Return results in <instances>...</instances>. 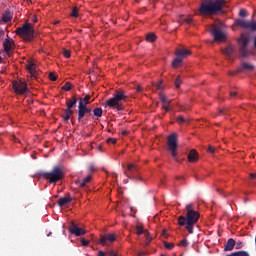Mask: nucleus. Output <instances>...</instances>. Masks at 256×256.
I'll list each match as a JSON object with an SVG mask.
<instances>
[{
	"label": "nucleus",
	"instance_id": "nucleus-1",
	"mask_svg": "<svg viewBox=\"0 0 256 256\" xmlns=\"http://www.w3.org/2000/svg\"><path fill=\"white\" fill-rule=\"evenodd\" d=\"M184 210L187 211V214L179 216L177 218V224L184 227V229H187L188 233L193 234L194 225L197 224V221L199 220V213L194 211L192 204H187V206L184 207Z\"/></svg>",
	"mask_w": 256,
	"mask_h": 256
},
{
	"label": "nucleus",
	"instance_id": "nucleus-2",
	"mask_svg": "<svg viewBox=\"0 0 256 256\" xmlns=\"http://www.w3.org/2000/svg\"><path fill=\"white\" fill-rule=\"evenodd\" d=\"M225 0H202L198 12L201 16H215L218 13H223Z\"/></svg>",
	"mask_w": 256,
	"mask_h": 256
},
{
	"label": "nucleus",
	"instance_id": "nucleus-3",
	"mask_svg": "<svg viewBox=\"0 0 256 256\" xmlns=\"http://www.w3.org/2000/svg\"><path fill=\"white\" fill-rule=\"evenodd\" d=\"M38 176L48 181V184H56L61 181V179H64V169H62L61 166H54V168H51V171L38 172Z\"/></svg>",
	"mask_w": 256,
	"mask_h": 256
},
{
	"label": "nucleus",
	"instance_id": "nucleus-4",
	"mask_svg": "<svg viewBox=\"0 0 256 256\" xmlns=\"http://www.w3.org/2000/svg\"><path fill=\"white\" fill-rule=\"evenodd\" d=\"M126 98H128V96L125 95V91L117 90L115 94H113V97L105 101L104 107L113 108L115 111H123V104L121 103L124 102Z\"/></svg>",
	"mask_w": 256,
	"mask_h": 256
},
{
	"label": "nucleus",
	"instance_id": "nucleus-5",
	"mask_svg": "<svg viewBox=\"0 0 256 256\" xmlns=\"http://www.w3.org/2000/svg\"><path fill=\"white\" fill-rule=\"evenodd\" d=\"M15 35L23 38V41L30 42L33 40V25L26 23L22 27L15 29Z\"/></svg>",
	"mask_w": 256,
	"mask_h": 256
},
{
	"label": "nucleus",
	"instance_id": "nucleus-6",
	"mask_svg": "<svg viewBox=\"0 0 256 256\" xmlns=\"http://www.w3.org/2000/svg\"><path fill=\"white\" fill-rule=\"evenodd\" d=\"M234 26L241 28L246 31L256 32V21L236 19L233 23Z\"/></svg>",
	"mask_w": 256,
	"mask_h": 256
},
{
	"label": "nucleus",
	"instance_id": "nucleus-7",
	"mask_svg": "<svg viewBox=\"0 0 256 256\" xmlns=\"http://www.w3.org/2000/svg\"><path fill=\"white\" fill-rule=\"evenodd\" d=\"M248 36L246 34H241V37H238V52L241 53V57L246 58L248 56Z\"/></svg>",
	"mask_w": 256,
	"mask_h": 256
},
{
	"label": "nucleus",
	"instance_id": "nucleus-8",
	"mask_svg": "<svg viewBox=\"0 0 256 256\" xmlns=\"http://www.w3.org/2000/svg\"><path fill=\"white\" fill-rule=\"evenodd\" d=\"M13 91L18 95H25L28 93V84H25L23 80L13 81Z\"/></svg>",
	"mask_w": 256,
	"mask_h": 256
},
{
	"label": "nucleus",
	"instance_id": "nucleus-9",
	"mask_svg": "<svg viewBox=\"0 0 256 256\" xmlns=\"http://www.w3.org/2000/svg\"><path fill=\"white\" fill-rule=\"evenodd\" d=\"M191 54L192 52L187 49L177 50V57L174 58V61L172 62V67H179L181 65V60Z\"/></svg>",
	"mask_w": 256,
	"mask_h": 256
},
{
	"label": "nucleus",
	"instance_id": "nucleus-10",
	"mask_svg": "<svg viewBox=\"0 0 256 256\" xmlns=\"http://www.w3.org/2000/svg\"><path fill=\"white\" fill-rule=\"evenodd\" d=\"M210 35L215 42L220 43L225 41V33H223L217 26H212V28H210Z\"/></svg>",
	"mask_w": 256,
	"mask_h": 256
},
{
	"label": "nucleus",
	"instance_id": "nucleus-11",
	"mask_svg": "<svg viewBox=\"0 0 256 256\" xmlns=\"http://www.w3.org/2000/svg\"><path fill=\"white\" fill-rule=\"evenodd\" d=\"M166 146H168L169 152H172V157L176 158V133L166 137Z\"/></svg>",
	"mask_w": 256,
	"mask_h": 256
},
{
	"label": "nucleus",
	"instance_id": "nucleus-12",
	"mask_svg": "<svg viewBox=\"0 0 256 256\" xmlns=\"http://www.w3.org/2000/svg\"><path fill=\"white\" fill-rule=\"evenodd\" d=\"M93 112V109H90L87 107V105H79L77 107V121L82 122L84 117L91 114Z\"/></svg>",
	"mask_w": 256,
	"mask_h": 256
},
{
	"label": "nucleus",
	"instance_id": "nucleus-13",
	"mask_svg": "<svg viewBox=\"0 0 256 256\" xmlns=\"http://www.w3.org/2000/svg\"><path fill=\"white\" fill-rule=\"evenodd\" d=\"M69 234H72L75 237H80L83 236L84 234H87V231H85L84 228H80L74 222H72V224L69 225Z\"/></svg>",
	"mask_w": 256,
	"mask_h": 256
},
{
	"label": "nucleus",
	"instance_id": "nucleus-14",
	"mask_svg": "<svg viewBox=\"0 0 256 256\" xmlns=\"http://www.w3.org/2000/svg\"><path fill=\"white\" fill-rule=\"evenodd\" d=\"M115 242V234L109 233L102 235L100 237V241L97 242V244H100L102 246H107V244H112Z\"/></svg>",
	"mask_w": 256,
	"mask_h": 256
},
{
	"label": "nucleus",
	"instance_id": "nucleus-15",
	"mask_svg": "<svg viewBox=\"0 0 256 256\" xmlns=\"http://www.w3.org/2000/svg\"><path fill=\"white\" fill-rule=\"evenodd\" d=\"M137 171H138V168L135 167V164H128L127 172H125V176H127L128 179H133V176H130V175H135Z\"/></svg>",
	"mask_w": 256,
	"mask_h": 256
},
{
	"label": "nucleus",
	"instance_id": "nucleus-16",
	"mask_svg": "<svg viewBox=\"0 0 256 256\" xmlns=\"http://www.w3.org/2000/svg\"><path fill=\"white\" fill-rule=\"evenodd\" d=\"M235 249V240L233 238L228 239L227 242H225V247L223 248L224 252H230Z\"/></svg>",
	"mask_w": 256,
	"mask_h": 256
},
{
	"label": "nucleus",
	"instance_id": "nucleus-17",
	"mask_svg": "<svg viewBox=\"0 0 256 256\" xmlns=\"http://www.w3.org/2000/svg\"><path fill=\"white\" fill-rule=\"evenodd\" d=\"M77 103L79 104V102L76 101V97L72 96V98L66 100V109L64 110L71 111V109L74 108V106H76Z\"/></svg>",
	"mask_w": 256,
	"mask_h": 256
},
{
	"label": "nucleus",
	"instance_id": "nucleus-18",
	"mask_svg": "<svg viewBox=\"0 0 256 256\" xmlns=\"http://www.w3.org/2000/svg\"><path fill=\"white\" fill-rule=\"evenodd\" d=\"M2 48H4L5 54H10L12 50V40L5 39V42H2Z\"/></svg>",
	"mask_w": 256,
	"mask_h": 256
},
{
	"label": "nucleus",
	"instance_id": "nucleus-19",
	"mask_svg": "<svg viewBox=\"0 0 256 256\" xmlns=\"http://www.w3.org/2000/svg\"><path fill=\"white\" fill-rule=\"evenodd\" d=\"M91 180H92V176H87V177H84L83 180L74 181V184H77L79 188H84L85 186H87V183H89V181Z\"/></svg>",
	"mask_w": 256,
	"mask_h": 256
},
{
	"label": "nucleus",
	"instance_id": "nucleus-20",
	"mask_svg": "<svg viewBox=\"0 0 256 256\" xmlns=\"http://www.w3.org/2000/svg\"><path fill=\"white\" fill-rule=\"evenodd\" d=\"M238 73L243 71H253V65L251 63L243 62L241 63V67H238Z\"/></svg>",
	"mask_w": 256,
	"mask_h": 256
},
{
	"label": "nucleus",
	"instance_id": "nucleus-21",
	"mask_svg": "<svg viewBox=\"0 0 256 256\" xmlns=\"http://www.w3.org/2000/svg\"><path fill=\"white\" fill-rule=\"evenodd\" d=\"M12 20V13L10 10H5L4 13H2V23H9Z\"/></svg>",
	"mask_w": 256,
	"mask_h": 256
},
{
	"label": "nucleus",
	"instance_id": "nucleus-22",
	"mask_svg": "<svg viewBox=\"0 0 256 256\" xmlns=\"http://www.w3.org/2000/svg\"><path fill=\"white\" fill-rule=\"evenodd\" d=\"M91 99V96L86 95L83 98H77V102H79V106H87L89 103H91L89 100Z\"/></svg>",
	"mask_w": 256,
	"mask_h": 256
},
{
	"label": "nucleus",
	"instance_id": "nucleus-23",
	"mask_svg": "<svg viewBox=\"0 0 256 256\" xmlns=\"http://www.w3.org/2000/svg\"><path fill=\"white\" fill-rule=\"evenodd\" d=\"M70 202H71V197L69 195H66V197L59 198L58 204H59V207H65Z\"/></svg>",
	"mask_w": 256,
	"mask_h": 256
},
{
	"label": "nucleus",
	"instance_id": "nucleus-24",
	"mask_svg": "<svg viewBox=\"0 0 256 256\" xmlns=\"http://www.w3.org/2000/svg\"><path fill=\"white\" fill-rule=\"evenodd\" d=\"M187 159L190 161V163L197 162V151L190 150V154L187 155Z\"/></svg>",
	"mask_w": 256,
	"mask_h": 256
},
{
	"label": "nucleus",
	"instance_id": "nucleus-25",
	"mask_svg": "<svg viewBox=\"0 0 256 256\" xmlns=\"http://www.w3.org/2000/svg\"><path fill=\"white\" fill-rule=\"evenodd\" d=\"M234 52L235 49L233 48V46L225 47V49L223 50V54H225V56H228V58L232 57Z\"/></svg>",
	"mask_w": 256,
	"mask_h": 256
},
{
	"label": "nucleus",
	"instance_id": "nucleus-26",
	"mask_svg": "<svg viewBox=\"0 0 256 256\" xmlns=\"http://www.w3.org/2000/svg\"><path fill=\"white\" fill-rule=\"evenodd\" d=\"M74 114V110H64V116H63V119H64V122L66 121H69V119L71 118V115Z\"/></svg>",
	"mask_w": 256,
	"mask_h": 256
},
{
	"label": "nucleus",
	"instance_id": "nucleus-27",
	"mask_svg": "<svg viewBox=\"0 0 256 256\" xmlns=\"http://www.w3.org/2000/svg\"><path fill=\"white\" fill-rule=\"evenodd\" d=\"M87 115H93L97 118H102V108H95L93 109V112H91L90 114Z\"/></svg>",
	"mask_w": 256,
	"mask_h": 256
},
{
	"label": "nucleus",
	"instance_id": "nucleus-28",
	"mask_svg": "<svg viewBox=\"0 0 256 256\" xmlns=\"http://www.w3.org/2000/svg\"><path fill=\"white\" fill-rule=\"evenodd\" d=\"M156 41V35L153 33L146 34V42L153 43Z\"/></svg>",
	"mask_w": 256,
	"mask_h": 256
},
{
	"label": "nucleus",
	"instance_id": "nucleus-29",
	"mask_svg": "<svg viewBox=\"0 0 256 256\" xmlns=\"http://www.w3.org/2000/svg\"><path fill=\"white\" fill-rule=\"evenodd\" d=\"M225 256H249V255H248V252H246V251H238V252L230 253Z\"/></svg>",
	"mask_w": 256,
	"mask_h": 256
},
{
	"label": "nucleus",
	"instance_id": "nucleus-30",
	"mask_svg": "<svg viewBox=\"0 0 256 256\" xmlns=\"http://www.w3.org/2000/svg\"><path fill=\"white\" fill-rule=\"evenodd\" d=\"M159 100L161 101V103H163L164 105H169L171 103V100H167L166 96H164V94H160L159 95Z\"/></svg>",
	"mask_w": 256,
	"mask_h": 256
},
{
	"label": "nucleus",
	"instance_id": "nucleus-31",
	"mask_svg": "<svg viewBox=\"0 0 256 256\" xmlns=\"http://www.w3.org/2000/svg\"><path fill=\"white\" fill-rule=\"evenodd\" d=\"M61 90L69 92L71 90V83L69 82L64 83V86H61Z\"/></svg>",
	"mask_w": 256,
	"mask_h": 256
},
{
	"label": "nucleus",
	"instance_id": "nucleus-32",
	"mask_svg": "<svg viewBox=\"0 0 256 256\" xmlns=\"http://www.w3.org/2000/svg\"><path fill=\"white\" fill-rule=\"evenodd\" d=\"M70 16L74 17V18H77L79 17V8H72V14H70Z\"/></svg>",
	"mask_w": 256,
	"mask_h": 256
},
{
	"label": "nucleus",
	"instance_id": "nucleus-33",
	"mask_svg": "<svg viewBox=\"0 0 256 256\" xmlns=\"http://www.w3.org/2000/svg\"><path fill=\"white\" fill-rule=\"evenodd\" d=\"M181 86V77L177 76V79H174V87L179 88Z\"/></svg>",
	"mask_w": 256,
	"mask_h": 256
},
{
	"label": "nucleus",
	"instance_id": "nucleus-34",
	"mask_svg": "<svg viewBox=\"0 0 256 256\" xmlns=\"http://www.w3.org/2000/svg\"><path fill=\"white\" fill-rule=\"evenodd\" d=\"M61 55H64V58H69L71 56V52L67 49L61 50Z\"/></svg>",
	"mask_w": 256,
	"mask_h": 256
},
{
	"label": "nucleus",
	"instance_id": "nucleus-35",
	"mask_svg": "<svg viewBox=\"0 0 256 256\" xmlns=\"http://www.w3.org/2000/svg\"><path fill=\"white\" fill-rule=\"evenodd\" d=\"M189 243L187 242V239H182V241H179L178 246L179 247H187Z\"/></svg>",
	"mask_w": 256,
	"mask_h": 256
},
{
	"label": "nucleus",
	"instance_id": "nucleus-36",
	"mask_svg": "<svg viewBox=\"0 0 256 256\" xmlns=\"http://www.w3.org/2000/svg\"><path fill=\"white\" fill-rule=\"evenodd\" d=\"M164 248H166V250L174 249V244L164 242Z\"/></svg>",
	"mask_w": 256,
	"mask_h": 256
},
{
	"label": "nucleus",
	"instance_id": "nucleus-37",
	"mask_svg": "<svg viewBox=\"0 0 256 256\" xmlns=\"http://www.w3.org/2000/svg\"><path fill=\"white\" fill-rule=\"evenodd\" d=\"M154 88H156V90L164 89V86H162V81H159V83H154Z\"/></svg>",
	"mask_w": 256,
	"mask_h": 256
},
{
	"label": "nucleus",
	"instance_id": "nucleus-38",
	"mask_svg": "<svg viewBox=\"0 0 256 256\" xmlns=\"http://www.w3.org/2000/svg\"><path fill=\"white\" fill-rule=\"evenodd\" d=\"M143 234V227L136 226V235L141 236Z\"/></svg>",
	"mask_w": 256,
	"mask_h": 256
},
{
	"label": "nucleus",
	"instance_id": "nucleus-39",
	"mask_svg": "<svg viewBox=\"0 0 256 256\" xmlns=\"http://www.w3.org/2000/svg\"><path fill=\"white\" fill-rule=\"evenodd\" d=\"M182 23L192 24V17L182 18Z\"/></svg>",
	"mask_w": 256,
	"mask_h": 256
},
{
	"label": "nucleus",
	"instance_id": "nucleus-40",
	"mask_svg": "<svg viewBox=\"0 0 256 256\" xmlns=\"http://www.w3.org/2000/svg\"><path fill=\"white\" fill-rule=\"evenodd\" d=\"M238 16L239 17H246L247 16L246 10H244V9L239 10L238 11Z\"/></svg>",
	"mask_w": 256,
	"mask_h": 256
},
{
	"label": "nucleus",
	"instance_id": "nucleus-41",
	"mask_svg": "<svg viewBox=\"0 0 256 256\" xmlns=\"http://www.w3.org/2000/svg\"><path fill=\"white\" fill-rule=\"evenodd\" d=\"M28 71H35V66L33 65V62H29L27 66Z\"/></svg>",
	"mask_w": 256,
	"mask_h": 256
},
{
	"label": "nucleus",
	"instance_id": "nucleus-42",
	"mask_svg": "<svg viewBox=\"0 0 256 256\" xmlns=\"http://www.w3.org/2000/svg\"><path fill=\"white\" fill-rule=\"evenodd\" d=\"M48 80H50V81H56V75L53 74V72L48 73Z\"/></svg>",
	"mask_w": 256,
	"mask_h": 256
},
{
	"label": "nucleus",
	"instance_id": "nucleus-43",
	"mask_svg": "<svg viewBox=\"0 0 256 256\" xmlns=\"http://www.w3.org/2000/svg\"><path fill=\"white\" fill-rule=\"evenodd\" d=\"M230 98L238 97L240 98V94L238 92L232 91L229 93Z\"/></svg>",
	"mask_w": 256,
	"mask_h": 256
},
{
	"label": "nucleus",
	"instance_id": "nucleus-44",
	"mask_svg": "<svg viewBox=\"0 0 256 256\" xmlns=\"http://www.w3.org/2000/svg\"><path fill=\"white\" fill-rule=\"evenodd\" d=\"M234 245H236V250L243 248V242L236 241V244H234Z\"/></svg>",
	"mask_w": 256,
	"mask_h": 256
},
{
	"label": "nucleus",
	"instance_id": "nucleus-45",
	"mask_svg": "<svg viewBox=\"0 0 256 256\" xmlns=\"http://www.w3.org/2000/svg\"><path fill=\"white\" fill-rule=\"evenodd\" d=\"M207 152H209L210 154H215V147H212V146L207 147Z\"/></svg>",
	"mask_w": 256,
	"mask_h": 256
},
{
	"label": "nucleus",
	"instance_id": "nucleus-46",
	"mask_svg": "<svg viewBox=\"0 0 256 256\" xmlns=\"http://www.w3.org/2000/svg\"><path fill=\"white\" fill-rule=\"evenodd\" d=\"M81 243L83 247H87L89 245V241L85 240L84 238L81 239Z\"/></svg>",
	"mask_w": 256,
	"mask_h": 256
},
{
	"label": "nucleus",
	"instance_id": "nucleus-47",
	"mask_svg": "<svg viewBox=\"0 0 256 256\" xmlns=\"http://www.w3.org/2000/svg\"><path fill=\"white\" fill-rule=\"evenodd\" d=\"M184 122H185L184 118H181V116L177 117V123L178 124H184Z\"/></svg>",
	"mask_w": 256,
	"mask_h": 256
},
{
	"label": "nucleus",
	"instance_id": "nucleus-48",
	"mask_svg": "<svg viewBox=\"0 0 256 256\" xmlns=\"http://www.w3.org/2000/svg\"><path fill=\"white\" fill-rule=\"evenodd\" d=\"M106 256H117V253H115V251L110 250V252H106Z\"/></svg>",
	"mask_w": 256,
	"mask_h": 256
},
{
	"label": "nucleus",
	"instance_id": "nucleus-49",
	"mask_svg": "<svg viewBox=\"0 0 256 256\" xmlns=\"http://www.w3.org/2000/svg\"><path fill=\"white\" fill-rule=\"evenodd\" d=\"M146 255V252L145 251H138L136 253V256H145Z\"/></svg>",
	"mask_w": 256,
	"mask_h": 256
},
{
	"label": "nucleus",
	"instance_id": "nucleus-50",
	"mask_svg": "<svg viewBox=\"0 0 256 256\" xmlns=\"http://www.w3.org/2000/svg\"><path fill=\"white\" fill-rule=\"evenodd\" d=\"M116 140L115 138H108V144H115Z\"/></svg>",
	"mask_w": 256,
	"mask_h": 256
},
{
	"label": "nucleus",
	"instance_id": "nucleus-51",
	"mask_svg": "<svg viewBox=\"0 0 256 256\" xmlns=\"http://www.w3.org/2000/svg\"><path fill=\"white\" fill-rule=\"evenodd\" d=\"M163 109L165 112H169L170 111L169 104H164Z\"/></svg>",
	"mask_w": 256,
	"mask_h": 256
},
{
	"label": "nucleus",
	"instance_id": "nucleus-52",
	"mask_svg": "<svg viewBox=\"0 0 256 256\" xmlns=\"http://www.w3.org/2000/svg\"><path fill=\"white\" fill-rule=\"evenodd\" d=\"M97 256H106V252H103V251L97 252Z\"/></svg>",
	"mask_w": 256,
	"mask_h": 256
},
{
	"label": "nucleus",
	"instance_id": "nucleus-53",
	"mask_svg": "<svg viewBox=\"0 0 256 256\" xmlns=\"http://www.w3.org/2000/svg\"><path fill=\"white\" fill-rule=\"evenodd\" d=\"M142 91H143V87L141 86L136 87V92L140 93Z\"/></svg>",
	"mask_w": 256,
	"mask_h": 256
},
{
	"label": "nucleus",
	"instance_id": "nucleus-54",
	"mask_svg": "<svg viewBox=\"0 0 256 256\" xmlns=\"http://www.w3.org/2000/svg\"><path fill=\"white\" fill-rule=\"evenodd\" d=\"M248 178H250L251 180L256 179V174H250L248 175Z\"/></svg>",
	"mask_w": 256,
	"mask_h": 256
},
{
	"label": "nucleus",
	"instance_id": "nucleus-55",
	"mask_svg": "<svg viewBox=\"0 0 256 256\" xmlns=\"http://www.w3.org/2000/svg\"><path fill=\"white\" fill-rule=\"evenodd\" d=\"M31 21H32L33 23H38V18L35 17V16H33L32 19H31Z\"/></svg>",
	"mask_w": 256,
	"mask_h": 256
},
{
	"label": "nucleus",
	"instance_id": "nucleus-56",
	"mask_svg": "<svg viewBox=\"0 0 256 256\" xmlns=\"http://www.w3.org/2000/svg\"><path fill=\"white\" fill-rule=\"evenodd\" d=\"M238 73H240V72H238V71H236V72H228V75L229 76H235V74H238Z\"/></svg>",
	"mask_w": 256,
	"mask_h": 256
},
{
	"label": "nucleus",
	"instance_id": "nucleus-57",
	"mask_svg": "<svg viewBox=\"0 0 256 256\" xmlns=\"http://www.w3.org/2000/svg\"><path fill=\"white\" fill-rule=\"evenodd\" d=\"M149 242H151V238H149L148 236H146V245H148Z\"/></svg>",
	"mask_w": 256,
	"mask_h": 256
},
{
	"label": "nucleus",
	"instance_id": "nucleus-58",
	"mask_svg": "<svg viewBox=\"0 0 256 256\" xmlns=\"http://www.w3.org/2000/svg\"><path fill=\"white\" fill-rule=\"evenodd\" d=\"M3 35H5V31H2V28H0V37H2Z\"/></svg>",
	"mask_w": 256,
	"mask_h": 256
},
{
	"label": "nucleus",
	"instance_id": "nucleus-59",
	"mask_svg": "<svg viewBox=\"0 0 256 256\" xmlns=\"http://www.w3.org/2000/svg\"><path fill=\"white\" fill-rule=\"evenodd\" d=\"M122 134H123V136H126V135H128V131H123Z\"/></svg>",
	"mask_w": 256,
	"mask_h": 256
},
{
	"label": "nucleus",
	"instance_id": "nucleus-60",
	"mask_svg": "<svg viewBox=\"0 0 256 256\" xmlns=\"http://www.w3.org/2000/svg\"><path fill=\"white\" fill-rule=\"evenodd\" d=\"M90 172H94V166H90Z\"/></svg>",
	"mask_w": 256,
	"mask_h": 256
},
{
	"label": "nucleus",
	"instance_id": "nucleus-61",
	"mask_svg": "<svg viewBox=\"0 0 256 256\" xmlns=\"http://www.w3.org/2000/svg\"><path fill=\"white\" fill-rule=\"evenodd\" d=\"M51 236V232H48V234H46V237H50Z\"/></svg>",
	"mask_w": 256,
	"mask_h": 256
},
{
	"label": "nucleus",
	"instance_id": "nucleus-62",
	"mask_svg": "<svg viewBox=\"0 0 256 256\" xmlns=\"http://www.w3.org/2000/svg\"><path fill=\"white\" fill-rule=\"evenodd\" d=\"M60 22L59 21H55L54 22V25H58Z\"/></svg>",
	"mask_w": 256,
	"mask_h": 256
},
{
	"label": "nucleus",
	"instance_id": "nucleus-63",
	"mask_svg": "<svg viewBox=\"0 0 256 256\" xmlns=\"http://www.w3.org/2000/svg\"><path fill=\"white\" fill-rule=\"evenodd\" d=\"M254 47H256V38H254Z\"/></svg>",
	"mask_w": 256,
	"mask_h": 256
},
{
	"label": "nucleus",
	"instance_id": "nucleus-64",
	"mask_svg": "<svg viewBox=\"0 0 256 256\" xmlns=\"http://www.w3.org/2000/svg\"><path fill=\"white\" fill-rule=\"evenodd\" d=\"M255 244H256V236H255Z\"/></svg>",
	"mask_w": 256,
	"mask_h": 256
}]
</instances>
